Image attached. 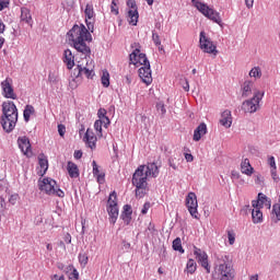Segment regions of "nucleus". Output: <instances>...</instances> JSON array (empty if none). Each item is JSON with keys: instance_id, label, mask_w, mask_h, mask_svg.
Masks as SVG:
<instances>
[{"instance_id": "nucleus-35", "label": "nucleus", "mask_w": 280, "mask_h": 280, "mask_svg": "<svg viewBox=\"0 0 280 280\" xmlns=\"http://www.w3.org/2000/svg\"><path fill=\"white\" fill-rule=\"evenodd\" d=\"M39 167L44 170V174H45V172L49 170V161H47V159L39 158Z\"/></svg>"}, {"instance_id": "nucleus-30", "label": "nucleus", "mask_w": 280, "mask_h": 280, "mask_svg": "<svg viewBox=\"0 0 280 280\" xmlns=\"http://www.w3.org/2000/svg\"><path fill=\"white\" fill-rule=\"evenodd\" d=\"M84 14H85V21H93V19H95V11L93 10L92 4H86Z\"/></svg>"}, {"instance_id": "nucleus-9", "label": "nucleus", "mask_w": 280, "mask_h": 280, "mask_svg": "<svg viewBox=\"0 0 280 280\" xmlns=\"http://www.w3.org/2000/svg\"><path fill=\"white\" fill-rule=\"evenodd\" d=\"M195 7L197 8V10H199V12H201V14H203V16H207V19H210V21H213V23H217L218 25L222 23V18H220V13L209 8V5L200 1H196Z\"/></svg>"}, {"instance_id": "nucleus-51", "label": "nucleus", "mask_w": 280, "mask_h": 280, "mask_svg": "<svg viewBox=\"0 0 280 280\" xmlns=\"http://www.w3.org/2000/svg\"><path fill=\"white\" fill-rule=\"evenodd\" d=\"M18 200H19V195H11L9 198L10 205H16Z\"/></svg>"}, {"instance_id": "nucleus-27", "label": "nucleus", "mask_w": 280, "mask_h": 280, "mask_svg": "<svg viewBox=\"0 0 280 280\" xmlns=\"http://www.w3.org/2000/svg\"><path fill=\"white\" fill-rule=\"evenodd\" d=\"M252 218L254 224H260V222H264V213L259 209H253Z\"/></svg>"}, {"instance_id": "nucleus-28", "label": "nucleus", "mask_w": 280, "mask_h": 280, "mask_svg": "<svg viewBox=\"0 0 280 280\" xmlns=\"http://www.w3.org/2000/svg\"><path fill=\"white\" fill-rule=\"evenodd\" d=\"M198 268V265L196 264V260L194 259H188L187 264H186V269L185 272H187V275H194V272H196Z\"/></svg>"}, {"instance_id": "nucleus-32", "label": "nucleus", "mask_w": 280, "mask_h": 280, "mask_svg": "<svg viewBox=\"0 0 280 280\" xmlns=\"http://www.w3.org/2000/svg\"><path fill=\"white\" fill-rule=\"evenodd\" d=\"M101 81L103 86H105V89H108V86H110V74L108 73V71L103 72Z\"/></svg>"}, {"instance_id": "nucleus-15", "label": "nucleus", "mask_w": 280, "mask_h": 280, "mask_svg": "<svg viewBox=\"0 0 280 280\" xmlns=\"http://www.w3.org/2000/svg\"><path fill=\"white\" fill-rule=\"evenodd\" d=\"M1 88L3 91V96L7 100H16V94L14 93V88H12L10 80L5 79L4 81H2Z\"/></svg>"}, {"instance_id": "nucleus-1", "label": "nucleus", "mask_w": 280, "mask_h": 280, "mask_svg": "<svg viewBox=\"0 0 280 280\" xmlns=\"http://www.w3.org/2000/svg\"><path fill=\"white\" fill-rule=\"evenodd\" d=\"M85 23L86 26H84V24H74L68 32V38L72 47H74L79 54L88 57L91 56V47H89L86 43H91L93 40L91 33L93 34L95 30V22L93 20H85Z\"/></svg>"}, {"instance_id": "nucleus-7", "label": "nucleus", "mask_w": 280, "mask_h": 280, "mask_svg": "<svg viewBox=\"0 0 280 280\" xmlns=\"http://www.w3.org/2000/svg\"><path fill=\"white\" fill-rule=\"evenodd\" d=\"M264 95H266L265 91L255 90L253 97L243 102L242 110L250 114L257 113L260 108L259 103L264 100Z\"/></svg>"}, {"instance_id": "nucleus-44", "label": "nucleus", "mask_w": 280, "mask_h": 280, "mask_svg": "<svg viewBox=\"0 0 280 280\" xmlns=\"http://www.w3.org/2000/svg\"><path fill=\"white\" fill-rule=\"evenodd\" d=\"M92 167H93V175L94 176H100V166H97V162L93 161L92 162Z\"/></svg>"}, {"instance_id": "nucleus-47", "label": "nucleus", "mask_w": 280, "mask_h": 280, "mask_svg": "<svg viewBox=\"0 0 280 280\" xmlns=\"http://www.w3.org/2000/svg\"><path fill=\"white\" fill-rule=\"evenodd\" d=\"M137 198H143L145 196V188H136Z\"/></svg>"}, {"instance_id": "nucleus-26", "label": "nucleus", "mask_w": 280, "mask_h": 280, "mask_svg": "<svg viewBox=\"0 0 280 280\" xmlns=\"http://www.w3.org/2000/svg\"><path fill=\"white\" fill-rule=\"evenodd\" d=\"M258 199L260 202V207H267V209H270V207H272V200H270V198H268V196H266L265 194L259 192Z\"/></svg>"}, {"instance_id": "nucleus-64", "label": "nucleus", "mask_w": 280, "mask_h": 280, "mask_svg": "<svg viewBox=\"0 0 280 280\" xmlns=\"http://www.w3.org/2000/svg\"><path fill=\"white\" fill-rule=\"evenodd\" d=\"M255 183L259 185L261 183V175H256Z\"/></svg>"}, {"instance_id": "nucleus-40", "label": "nucleus", "mask_w": 280, "mask_h": 280, "mask_svg": "<svg viewBox=\"0 0 280 280\" xmlns=\"http://www.w3.org/2000/svg\"><path fill=\"white\" fill-rule=\"evenodd\" d=\"M272 213H275L278 221H280V203H275L272 206Z\"/></svg>"}, {"instance_id": "nucleus-60", "label": "nucleus", "mask_w": 280, "mask_h": 280, "mask_svg": "<svg viewBox=\"0 0 280 280\" xmlns=\"http://www.w3.org/2000/svg\"><path fill=\"white\" fill-rule=\"evenodd\" d=\"M104 176L105 175L103 173H100L98 175H96L97 182L101 184L104 183Z\"/></svg>"}, {"instance_id": "nucleus-19", "label": "nucleus", "mask_w": 280, "mask_h": 280, "mask_svg": "<svg viewBox=\"0 0 280 280\" xmlns=\"http://www.w3.org/2000/svg\"><path fill=\"white\" fill-rule=\"evenodd\" d=\"M63 62L67 65V69L71 70L73 67H75V57L73 56V52H71V49H66L63 52Z\"/></svg>"}, {"instance_id": "nucleus-45", "label": "nucleus", "mask_w": 280, "mask_h": 280, "mask_svg": "<svg viewBox=\"0 0 280 280\" xmlns=\"http://www.w3.org/2000/svg\"><path fill=\"white\" fill-rule=\"evenodd\" d=\"M58 132L59 137H65V133L67 132V127L62 124L58 125Z\"/></svg>"}, {"instance_id": "nucleus-41", "label": "nucleus", "mask_w": 280, "mask_h": 280, "mask_svg": "<svg viewBox=\"0 0 280 280\" xmlns=\"http://www.w3.org/2000/svg\"><path fill=\"white\" fill-rule=\"evenodd\" d=\"M228 238L230 246H233V244H235V232L228 231Z\"/></svg>"}, {"instance_id": "nucleus-37", "label": "nucleus", "mask_w": 280, "mask_h": 280, "mask_svg": "<svg viewBox=\"0 0 280 280\" xmlns=\"http://www.w3.org/2000/svg\"><path fill=\"white\" fill-rule=\"evenodd\" d=\"M102 120H96L94 122V130H96L97 133V137H103V133H102Z\"/></svg>"}, {"instance_id": "nucleus-56", "label": "nucleus", "mask_w": 280, "mask_h": 280, "mask_svg": "<svg viewBox=\"0 0 280 280\" xmlns=\"http://www.w3.org/2000/svg\"><path fill=\"white\" fill-rule=\"evenodd\" d=\"M254 3H255V0H245V5L246 8H248V10L253 8Z\"/></svg>"}, {"instance_id": "nucleus-36", "label": "nucleus", "mask_w": 280, "mask_h": 280, "mask_svg": "<svg viewBox=\"0 0 280 280\" xmlns=\"http://www.w3.org/2000/svg\"><path fill=\"white\" fill-rule=\"evenodd\" d=\"M79 262L81 264V266H86V264H89V256L84 253H80L79 254Z\"/></svg>"}, {"instance_id": "nucleus-39", "label": "nucleus", "mask_w": 280, "mask_h": 280, "mask_svg": "<svg viewBox=\"0 0 280 280\" xmlns=\"http://www.w3.org/2000/svg\"><path fill=\"white\" fill-rule=\"evenodd\" d=\"M156 110L158 113H161V115H165V113H167V109H165V103L163 102L156 103Z\"/></svg>"}, {"instance_id": "nucleus-52", "label": "nucleus", "mask_w": 280, "mask_h": 280, "mask_svg": "<svg viewBox=\"0 0 280 280\" xmlns=\"http://www.w3.org/2000/svg\"><path fill=\"white\" fill-rule=\"evenodd\" d=\"M115 5H117V3H115V0L112 2V5H110V12L112 14H119V9H116Z\"/></svg>"}, {"instance_id": "nucleus-38", "label": "nucleus", "mask_w": 280, "mask_h": 280, "mask_svg": "<svg viewBox=\"0 0 280 280\" xmlns=\"http://www.w3.org/2000/svg\"><path fill=\"white\" fill-rule=\"evenodd\" d=\"M152 40L156 47H161V37L156 32H152Z\"/></svg>"}, {"instance_id": "nucleus-43", "label": "nucleus", "mask_w": 280, "mask_h": 280, "mask_svg": "<svg viewBox=\"0 0 280 280\" xmlns=\"http://www.w3.org/2000/svg\"><path fill=\"white\" fill-rule=\"evenodd\" d=\"M268 165L271 167V170H277V162L275 160V156H269L268 158Z\"/></svg>"}, {"instance_id": "nucleus-34", "label": "nucleus", "mask_w": 280, "mask_h": 280, "mask_svg": "<svg viewBox=\"0 0 280 280\" xmlns=\"http://www.w3.org/2000/svg\"><path fill=\"white\" fill-rule=\"evenodd\" d=\"M5 211H8L5 199L3 197H0V217L5 215Z\"/></svg>"}, {"instance_id": "nucleus-5", "label": "nucleus", "mask_w": 280, "mask_h": 280, "mask_svg": "<svg viewBox=\"0 0 280 280\" xmlns=\"http://www.w3.org/2000/svg\"><path fill=\"white\" fill-rule=\"evenodd\" d=\"M19 121V109L12 101H7L2 103V116L1 126L8 133L12 132L16 128V122Z\"/></svg>"}, {"instance_id": "nucleus-11", "label": "nucleus", "mask_w": 280, "mask_h": 280, "mask_svg": "<svg viewBox=\"0 0 280 280\" xmlns=\"http://www.w3.org/2000/svg\"><path fill=\"white\" fill-rule=\"evenodd\" d=\"M186 207L191 218H195V220H200V217H198V197L196 196V192H189L187 195Z\"/></svg>"}, {"instance_id": "nucleus-13", "label": "nucleus", "mask_w": 280, "mask_h": 280, "mask_svg": "<svg viewBox=\"0 0 280 280\" xmlns=\"http://www.w3.org/2000/svg\"><path fill=\"white\" fill-rule=\"evenodd\" d=\"M127 5L131 9L128 11V16L130 19L129 23L130 25H137V23H139V11H137V2H135V0H128Z\"/></svg>"}, {"instance_id": "nucleus-8", "label": "nucleus", "mask_w": 280, "mask_h": 280, "mask_svg": "<svg viewBox=\"0 0 280 280\" xmlns=\"http://www.w3.org/2000/svg\"><path fill=\"white\" fill-rule=\"evenodd\" d=\"M107 213L110 224H115L119 218V206L117 205V192L112 191L107 200Z\"/></svg>"}, {"instance_id": "nucleus-20", "label": "nucleus", "mask_w": 280, "mask_h": 280, "mask_svg": "<svg viewBox=\"0 0 280 280\" xmlns=\"http://www.w3.org/2000/svg\"><path fill=\"white\" fill-rule=\"evenodd\" d=\"M120 218L125 222V224L128 226V224H130V222L132 221V206L125 205L122 208V213Z\"/></svg>"}, {"instance_id": "nucleus-24", "label": "nucleus", "mask_w": 280, "mask_h": 280, "mask_svg": "<svg viewBox=\"0 0 280 280\" xmlns=\"http://www.w3.org/2000/svg\"><path fill=\"white\" fill-rule=\"evenodd\" d=\"M67 170L70 178H78L80 176V170L78 168V164L73 162H68Z\"/></svg>"}, {"instance_id": "nucleus-57", "label": "nucleus", "mask_w": 280, "mask_h": 280, "mask_svg": "<svg viewBox=\"0 0 280 280\" xmlns=\"http://www.w3.org/2000/svg\"><path fill=\"white\" fill-rule=\"evenodd\" d=\"M74 159H77V160L82 159V151L81 150L74 151Z\"/></svg>"}, {"instance_id": "nucleus-42", "label": "nucleus", "mask_w": 280, "mask_h": 280, "mask_svg": "<svg viewBox=\"0 0 280 280\" xmlns=\"http://www.w3.org/2000/svg\"><path fill=\"white\" fill-rule=\"evenodd\" d=\"M270 174L273 183H279L280 178L279 175L277 174V168H271Z\"/></svg>"}, {"instance_id": "nucleus-21", "label": "nucleus", "mask_w": 280, "mask_h": 280, "mask_svg": "<svg viewBox=\"0 0 280 280\" xmlns=\"http://www.w3.org/2000/svg\"><path fill=\"white\" fill-rule=\"evenodd\" d=\"M83 141L86 143V145H89V148H91V150H93L95 148V141H97V138L91 129H88L83 137Z\"/></svg>"}, {"instance_id": "nucleus-14", "label": "nucleus", "mask_w": 280, "mask_h": 280, "mask_svg": "<svg viewBox=\"0 0 280 280\" xmlns=\"http://www.w3.org/2000/svg\"><path fill=\"white\" fill-rule=\"evenodd\" d=\"M18 145L21 150V152L25 156H32V144L30 143V138L27 137H19L18 138Z\"/></svg>"}, {"instance_id": "nucleus-33", "label": "nucleus", "mask_w": 280, "mask_h": 280, "mask_svg": "<svg viewBox=\"0 0 280 280\" xmlns=\"http://www.w3.org/2000/svg\"><path fill=\"white\" fill-rule=\"evenodd\" d=\"M249 78H256V80H259L261 78V68L255 67L249 71Z\"/></svg>"}, {"instance_id": "nucleus-4", "label": "nucleus", "mask_w": 280, "mask_h": 280, "mask_svg": "<svg viewBox=\"0 0 280 280\" xmlns=\"http://www.w3.org/2000/svg\"><path fill=\"white\" fill-rule=\"evenodd\" d=\"M148 176L156 178L159 176V166L156 163H148V165H140L132 176V185L136 189H145L148 187Z\"/></svg>"}, {"instance_id": "nucleus-18", "label": "nucleus", "mask_w": 280, "mask_h": 280, "mask_svg": "<svg viewBox=\"0 0 280 280\" xmlns=\"http://www.w3.org/2000/svg\"><path fill=\"white\" fill-rule=\"evenodd\" d=\"M219 121L224 128H231V126L233 125V116L231 115V110L225 109L221 114V118Z\"/></svg>"}, {"instance_id": "nucleus-29", "label": "nucleus", "mask_w": 280, "mask_h": 280, "mask_svg": "<svg viewBox=\"0 0 280 280\" xmlns=\"http://www.w3.org/2000/svg\"><path fill=\"white\" fill-rule=\"evenodd\" d=\"M36 113V109L32 105H26L23 112L24 121L27 124L30 117Z\"/></svg>"}, {"instance_id": "nucleus-12", "label": "nucleus", "mask_w": 280, "mask_h": 280, "mask_svg": "<svg viewBox=\"0 0 280 280\" xmlns=\"http://www.w3.org/2000/svg\"><path fill=\"white\" fill-rule=\"evenodd\" d=\"M194 255L198 264H200L201 268H205L207 275L211 272V266H209V255L206 254L205 250L194 247Z\"/></svg>"}, {"instance_id": "nucleus-25", "label": "nucleus", "mask_w": 280, "mask_h": 280, "mask_svg": "<svg viewBox=\"0 0 280 280\" xmlns=\"http://www.w3.org/2000/svg\"><path fill=\"white\" fill-rule=\"evenodd\" d=\"M21 21L27 23V25H32V13H30V9L22 8L21 9Z\"/></svg>"}, {"instance_id": "nucleus-58", "label": "nucleus", "mask_w": 280, "mask_h": 280, "mask_svg": "<svg viewBox=\"0 0 280 280\" xmlns=\"http://www.w3.org/2000/svg\"><path fill=\"white\" fill-rule=\"evenodd\" d=\"M66 244H71V234L67 233L63 237Z\"/></svg>"}, {"instance_id": "nucleus-46", "label": "nucleus", "mask_w": 280, "mask_h": 280, "mask_svg": "<svg viewBox=\"0 0 280 280\" xmlns=\"http://www.w3.org/2000/svg\"><path fill=\"white\" fill-rule=\"evenodd\" d=\"M98 121H102V125L104 126V128H108V126H110V118L104 117V118H100Z\"/></svg>"}, {"instance_id": "nucleus-48", "label": "nucleus", "mask_w": 280, "mask_h": 280, "mask_svg": "<svg viewBox=\"0 0 280 280\" xmlns=\"http://www.w3.org/2000/svg\"><path fill=\"white\" fill-rule=\"evenodd\" d=\"M71 280H78L80 279V273L78 272V269L73 268L72 272L70 273Z\"/></svg>"}, {"instance_id": "nucleus-17", "label": "nucleus", "mask_w": 280, "mask_h": 280, "mask_svg": "<svg viewBox=\"0 0 280 280\" xmlns=\"http://www.w3.org/2000/svg\"><path fill=\"white\" fill-rule=\"evenodd\" d=\"M242 97H250L253 93L255 94V82L253 81H245L241 88Z\"/></svg>"}, {"instance_id": "nucleus-6", "label": "nucleus", "mask_w": 280, "mask_h": 280, "mask_svg": "<svg viewBox=\"0 0 280 280\" xmlns=\"http://www.w3.org/2000/svg\"><path fill=\"white\" fill-rule=\"evenodd\" d=\"M39 191H45L47 196H57L58 198H65V191L60 189L58 183L55 179L45 177L42 180H38Z\"/></svg>"}, {"instance_id": "nucleus-16", "label": "nucleus", "mask_w": 280, "mask_h": 280, "mask_svg": "<svg viewBox=\"0 0 280 280\" xmlns=\"http://www.w3.org/2000/svg\"><path fill=\"white\" fill-rule=\"evenodd\" d=\"M73 74L75 78H82V75H85L88 79H93V75H95V72L86 67H83L82 65H78L74 69Z\"/></svg>"}, {"instance_id": "nucleus-49", "label": "nucleus", "mask_w": 280, "mask_h": 280, "mask_svg": "<svg viewBox=\"0 0 280 280\" xmlns=\"http://www.w3.org/2000/svg\"><path fill=\"white\" fill-rule=\"evenodd\" d=\"M97 117H98V119H104V117H107L106 116V109L105 108H100L98 112H97Z\"/></svg>"}, {"instance_id": "nucleus-63", "label": "nucleus", "mask_w": 280, "mask_h": 280, "mask_svg": "<svg viewBox=\"0 0 280 280\" xmlns=\"http://www.w3.org/2000/svg\"><path fill=\"white\" fill-rule=\"evenodd\" d=\"M52 280H65V276L55 275V276L52 277Z\"/></svg>"}, {"instance_id": "nucleus-59", "label": "nucleus", "mask_w": 280, "mask_h": 280, "mask_svg": "<svg viewBox=\"0 0 280 280\" xmlns=\"http://www.w3.org/2000/svg\"><path fill=\"white\" fill-rule=\"evenodd\" d=\"M0 5H1L2 10H5V8H8V5H10V1H1L0 0Z\"/></svg>"}, {"instance_id": "nucleus-23", "label": "nucleus", "mask_w": 280, "mask_h": 280, "mask_svg": "<svg viewBox=\"0 0 280 280\" xmlns=\"http://www.w3.org/2000/svg\"><path fill=\"white\" fill-rule=\"evenodd\" d=\"M241 172L242 174H246V176H253V172H255V168L250 166V161L248 159H245L241 163Z\"/></svg>"}, {"instance_id": "nucleus-54", "label": "nucleus", "mask_w": 280, "mask_h": 280, "mask_svg": "<svg viewBox=\"0 0 280 280\" xmlns=\"http://www.w3.org/2000/svg\"><path fill=\"white\" fill-rule=\"evenodd\" d=\"M252 207H254V209H261V202L258 200H253L252 201Z\"/></svg>"}, {"instance_id": "nucleus-22", "label": "nucleus", "mask_w": 280, "mask_h": 280, "mask_svg": "<svg viewBox=\"0 0 280 280\" xmlns=\"http://www.w3.org/2000/svg\"><path fill=\"white\" fill-rule=\"evenodd\" d=\"M207 135V124L201 122L194 131V141H200Z\"/></svg>"}, {"instance_id": "nucleus-50", "label": "nucleus", "mask_w": 280, "mask_h": 280, "mask_svg": "<svg viewBox=\"0 0 280 280\" xmlns=\"http://www.w3.org/2000/svg\"><path fill=\"white\" fill-rule=\"evenodd\" d=\"M150 207H151L150 202H145L143 205L142 210H141L142 215H145V213H148V211H150Z\"/></svg>"}, {"instance_id": "nucleus-55", "label": "nucleus", "mask_w": 280, "mask_h": 280, "mask_svg": "<svg viewBox=\"0 0 280 280\" xmlns=\"http://www.w3.org/2000/svg\"><path fill=\"white\" fill-rule=\"evenodd\" d=\"M185 159L187 163H191L194 161V155L191 153H185Z\"/></svg>"}, {"instance_id": "nucleus-3", "label": "nucleus", "mask_w": 280, "mask_h": 280, "mask_svg": "<svg viewBox=\"0 0 280 280\" xmlns=\"http://www.w3.org/2000/svg\"><path fill=\"white\" fill-rule=\"evenodd\" d=\"M214 280H233L235 279V269L226 254L215 255Z\"/></svg>"}, {"instance_id": "nucleus-31", "label": "nucleus", "mask_w": 280, "mask_h": 280, "mask_svg": "<svg viewBox=\"0 0 280 280\" xmlns=\"http://www.w3.org/2000/svg\"><path fill=\"white\" fill-rule=\"evenodd\" d=\"M173 250H177L178 253H185V249H183V241H180V237H176L173 241Z\"/></svg>"}, {"instance_id": "nucleus-61", "label": "nucleus", "mask_w": 280, "mask_h": 280, "mask_svg": "<svg viewBox=\"0 0 280 280\" xmlns=\"http://www.w3.org/2000/svg\"><path fill=\"white\" fill-rule=\"evenodd\" d=\"M5 32V24H3V20L0 19V34H3Z\"/></svg>"}, {"instance_id": "nucleus-10", "label": "nucleus", "mask_w": 280, "mask_h": 280, "mask_svg": "<svg viewBox=\"0 0 280 280\" xmlns=\"http://www.w3.org/2000/svg\"><path fill=\"white\" fill-rule=\"evenodd\" d=\"M199 45H200V49H202L205 54H213L214 56L218 55L215 45H213V42L211 40V38L207 37V33H205V31L200 32Z\"/></svg>"}, {"instance_id": "nucleus-62", "label": "nucleus", "mask_w": 280, "mask_h": 280, "mask_svg": "<svg viewBox=\"0 0 280 280\" xmlns=\"http://www.w3.org/2000/svg\"><path fill=\"white\" fill-rule=\"evenodd\" d=\"M122 246H124V248H125L126 250L130 249V243H128V242H126V241L122 242Z\"/></svg>"}, {"instance_id": "nucleus-2", "label": "nucleus", "mask_w": 280, "mask_h": 280, "mask_svg": "<svg viewBox=\"0 0 280 280\" xmlns=\"http://www.w3.org/2000/svg\"><path fill=\"white\" fill-rule=\"evenodd\" d=\"M131 48L133 51L129 55L130 65H135V67H142L139 69V78L142 79L144 84H152V69L150 68V60H148V56L141 52V45L139 43L131 44Z\"/></svg>"}, {"instance_id": "nucleus-53", "label": "nucleus", "mask_w": 280, "mask_h": 280, "mask_svg": "<svg viewBox=\"0 0 280 280\" xmlns=\"http://www.w3.org/2000/svg\"><path fill=\"white\" fill-rule=\"evenodd\" d=\"M168 165L172 167V170H178V165L174 162V158L168 159Z\"/></svg>"}]
</instances>
